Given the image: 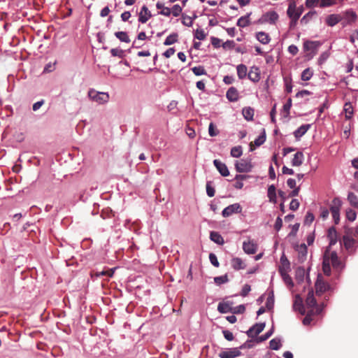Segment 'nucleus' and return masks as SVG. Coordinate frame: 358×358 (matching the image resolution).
Wrapping results in <instances>:
<instances>
[{
    "mask_svg": "<svg viewBox=\"0 0 358 358\" xmlns=\"http://www.w3.org/2000/svg\"><path fill=\"white\" fill-rule=\"evenodd\" d=\"M88 97L90 100L96 102L99 104H103L108 102L110 96L106 92H98L94 89L88 91Z\"/></svg>",
    "mask_w": 358,
    "mask_h": 358,
    "instance_id": "f257e3e1",
    "label": "nucleus"
},
{
    "mask_svg": "<svg viewBox=\"0 0 358 358\" xmlns=\"http://www.w3.org/2000/svg\"><path fill=\"white\" fill-rule=\"evenodd\" d=\"M320 45L321 43L320 41H306L303 43V50L310 52L307 56L312 58L317 54V49Z\"/></svg>",
    "mask_w": 358,
    "mask_h": 358,
    "instance_id": "f03ea898",
    "label": "nucleus"
},
{
    "mask_svg": "<svg viewBox=\"0 0 358 358\" xmlns=\"http://www.w3.org/2000/svg\"><path fill=\"white\" fill-rule=\"evenodd\" d=\"M235 168L237 172L239 173L250 172L252 168L251 159H241L240 161H237L235 164Z\"/></svg>",
    "mask_w": 358,
    "mask_h": 358,
    "instance_id": "7ed1b4c3",
    "label": "nucleus"
},
{
    "mask_svg": "<svg viewBox=\"0 0 358 358\" xmlns=\"http://www.w3.org/2000/svg\"><path fill=\"white\" fill-rule=\"evenodd\" d=\"M342 202L338 198H334L332 201V206L330 208V210L336 224H338L340 220V208L341 207Z\"/></svg>",
    "mask_w": 358,
    "mask_h": 358,
    "instance_id": "20e7f679",
    "label": "nucleus"
},
{
    "mask_svg": "<svg viewBox=\"0 0 358 358\" xmlns=\"http://www.w3.org/2000/svg\"><path fill=\"white\" fill-rule=\"evenodd\" d=\"M326 257H328L330 264H331L334 268H340L341 264V261L339 260L337 253L336 252H331L330 248H327L323 256V258Z\"/></svg>",
    "mask_w": 358,
    "mask_h": 358,
    "instance_id": "39448f33",
    "label": "nucleus"
},
{
    "mask_svg": "<svg viewBox=\"0 0 358 358\" xmlns=\"http://www.w3.org/2000/svg\"><path fill=\"white\" fill-rule=\"evenodd\" d=\"M243 346L238 348H228L224 350L221 351L219 353L220 358H236L241 355V352L240 349H241Z\"/></svg>",
    "mask_w": 358,
    "mask_h": 358,
    "instance_id": "423d86ee",
    "label": "nucleus"
},
{
    "mask_svg": "<svg viewBox=\"0 0 358 358\" xmlns=\"http://www.w3.org/2000/svg\"><path fill=\"white\" fill-rule=\"evenodd\" d=\"M278 20V13L274 11H269L266 13L259 20V22L262 24L263 23H269L274 24L276 21Z\"/></svg>",
    "mask_w": 358,
    "mask_h": 358,
    "instance_id": "0eeeda50",
    "label": "nucleus"
},
{
    "mask_svg": "<svg viewBox=\"0 0 358 358\" xmlns=\"http://www.w3.org/2000/svg\"><path fill=\"white\" fill-rule=\"evenodd\" d=\"M242 210V208L239 203H234L226 207L222 213V215L224 217H227L231 215L233 213H238Z\"/></svg>",
    "mask_w": 358,
    "mask_h": 358,
    "instance_id": "6e6552de",
    "label": "nucleus"
},
{
    "mask_svg": "<svg viewBox=\"0 0 358 358\" xmlns=\"http://www.w3.org/2000/svg\"><path fill=\"white\" fill-rule=\"evenodd\" d=\"M265 323H257L249 329L247 334L250 338H254L259 335L264 329Z\"/></svg>",
    "mask_w": 358,
    "mask_h": 358,
    "instance_id": "1a4fd4ad",
    "label": "nucleus"
},
{
    "mask_svg": "<svg viewBox=\"0 0 358 358\" xmlns=\"http://www.w3.org/2000/svg\"><path fill=\"white\" fill-rule=\"evenodd\" d=\"M322 311V308L321 306H317L315 308V310H309L307 311L306 317L303 320V324L304 325H309L312 320H313V316L315 315H319Z\"/></svg>",
    "mask_w": 358,
    "mask_h": 358,
    "instance_id": "9d476101",
    "label": "nucleus"
},
{
    "mask_svg": "<svg viewBox=\"0 0 358 358\" xmlns=\"http://www.w3.org/2000/svg\"><path fill=\"white\" fill-rule=\"evenodd\" d=\"M295 250L298 252V260L299 262H303L307 256L308 248L305 243H302L299 245H296Z\"/></svg>",
    "mask_w": 358,
    "mask_h": 358,
    "instance_id": "9b49d317",
    "label": "nucleus"
},
{
    "mask_svg": "<svg viewBox=\"0 0 358 358\" xmlns=\"http://www.w3.org/2000/svg\"><path fill=\"white\" fill-rule=\"evenodd\" d=\"M213 164H214L215 166L216 167V169H217V171L220 172V173L222 176L225 177V176H228L229 175V171L228 168L225 164L222 163L219 159H215L213 161Z\"/></svg>",
    "mask_w": 358,
    "mask_h": 358,
    "instance_id": "f8f14e48",
    "label": "nucleus"
},
{
    "mask_svg": "<svg viewBox=\"0 0 358 358\" xmlns=\"http://www.w3.org/2000/svg\"><path fill=\"white\" fill-rule=\"evenodd\" d=\"M306 305L308 308H310V310H315V308L317 306H319L317 304L316 299L314 297V294L313 291H309L306 299Z\"/></svg>",
    "mask_w": 358,
    "mask_h": 358,
    "instance_id": "ddd939ff",
    "label": "nucleus"
},
{
    "mask_svg": "<svg viewBox=\"0 0 358 358\" xmlns=\"http://www.w3.org/2000/svg\"><path fill=\"white\" fill-rule=\"evenodd\" d=\"M243 249L247 254H255L257 250V245L253 241H244L243 244Z\"/></svg>",
    "mask_w": 358,
    "mask_h": 358,
    "instance_id": "4468645a",
    "label": "nucleus"
},
{
    "mask_svg": "<svg viewBox=\"0 0 358 358\" xmlns=\"http://www.w3.org/2000/svg\"><path fill=\"white\" fill-rule=\"evenodd\" d=\"M152 17L150 11L146 6H143L138 15V21L141 23H145Z\"/></svg>",
    "mask_w": 358,
    "mask_h": 358,
    "instance_id": "2eb2a0df",
    "label": "nucleus"
},
{
    "mask_svg": "<svg viewBox=\"0 0 358 358\" xmlns=\"http://www.w3.org/2000/svg\"><path fill=\"white\" fill-rule=\"evenodd\" d=\"M266 141V132L264 129L263 133L258 138H257L254 141L250 143V151H253L255 148V146L259 147L262 145Z\"/></svg>",
    "mask_w": 358,
    "mask_h": 358,
    "instance_id": "dca6fc26",
    "label": "nucleus"
},
{
    "mask_svg": "<svg viewBox=\"0 0 358 358\" xmlns=\"http://www.w3.org/2000/svg\"><path fill=\"white\" fill-rule=\"evenodd\" d=\"M341 20H342V17H341V15H339L338 14H331V15H329L326 17L325 21L328 26L334 27V25L338 24L339 22H341Z\"/></svg>",
    "mask_w": 358,
    "mask_h": 358,
    "instance_id": "f3484780",
    "label": "nucleus"
},
{
    "mask_svg": "<svg viewBox=\"0 0 358 358\" xmlns=\"http://www.w3.org/2000/svg\"><path fill=\"white\" fill-rule=\"evenodd\" d=\"M327 237L329 240V245L328 248H330L331 245H335L337 242L338 234L335 227H332L329 229Z\"/></svg>",
    "mask_w": 358,
    "mask_h": 358,
    "instance_id": "a211bd4d",
    "label": "nucleus"
},
{
    "mask_svg": "<svg viewBox=\"0 0 358 358\" xmlns=\"http://www.w3.org/2000/svg\"><path fill=\"white\" fill-rule=\"evenodd\" d=\"M248 78L253 82H258L260 79L259 69L258 67L252 66L248 74Z\"/></svg>",
    "mask_w": 358,
    "mask_h": 358,
    "instance_id": "6ab92c4d",
    "label": "nucleus"
},
{
    "mask_svg": "<svg viewBox=\"0 0 358 358\" xmlns=\"http://www.w3.org/2000/svg\"><path fill=\"white\" fill-rule=\"evenodd\" d=\"M329 285L322 280H317L315 282V290L316 294H317L324 293L329 289Z\"/></svg>",
    "mask_w": 358,
    "mask_h": 358,
    "instance_id": "aec40b11",
    "label": "nucleus"
},
{
    "mask_svg": "<svg viewBox=\"0 0 358 358\" xmlns=\"http://www.w3.org/2000/svg\"><path fill=\"white\" fill-rule=\"evenodd\" d=\"M343 242L346 250L350 251H352L354 250V247L356 243V241L354 238H350L348 236H343Z\"/></svg>",
    "mask_w": 358,
    "mask_h": 358,
    "instance_id": "412c9836",
    "label": "nucleus"
},
{
    "mask_svg": "<svg viewBox=\"0 0 358 358\" xmlns=\"http://www.w3.org/2000/svg\"><path fill=\"white\" fill-rule=\"evenodd\" d=\"M226 96L230 101H236L239 98L238 92L234 87H231L227 90Z\"/></svg>",
    "mask_w": 358,
    "mask_h": 358,
    "instance_id": "4be33fe9",
    "label": "nucleus"
},
{
    "mask_svg": "<svg viewBox=\"0 0 358 358\" xmlns=\"http://www.w3.org/2000/svg\"><path fill=\"white\" fill-rule=\"evenodd\" d=\"M231 266L234 270L245 269L246 265L239 257H234L231 259Z\"/></svg>",
    "mask_w": 358,
    "mask_h": 358,
    "instance_id": "5701e85b",
    "label": "nucleus"
},
{
    "mask_svg": "<svg viewBox=\"0 0 358 358\" xmlns=\"http://www.w3.org/2000/svg\"><path fill=\"white\" fill-rule=\"evenodd\" d=\"M256 38L262 44H268L271 41L269 35L264 31H259L256 34Z\"/></svg>",
    "mask_w": 358,
    "mask_h": 358,
    "instance_id": "b1692460",
    "label": "nucleus"
},
{
    "mask_svg": "<svg viewBox=\"0 0 358 358\" xmlns=\"http://www.w3.org/2000/svg\"><path fill=\"white\" fill-rule=\"evenodd\" d=\"M304 157L301 152H297L292 160V165L294 166H299L302 164Z\"/></svg>",
    "mask_w": 358,
    "mask_h": 358,
    "instance_id": "393cba45",
    "label": "nucleus"
},
{
    "mask_svg": "<svg viewBox=\"0 0 358 358\" xmlns=\"http://www.w3.org/2000/svg\"><path fill=\"white\" fill-rule=\"evenodd\" d=\"M344 18L346 21V24H351L355 22L357 19V14L355 11L349 10L345 11L344 14Z\"/></svg>",
    "mask_w": 358,
    "mask_h": 358,
    "instance_id": "a878e982",
    "label": "nucleus"
},
{
    "mask_svg": "<svg viewBox=\"0 0 358 358\" xmlns=\"http://www.w3.org/2000/svg\"><path fill=\"white\" fill-rule=\"evenodd\" d=\"M293 308L295 310H298L301 315H304L306 313V310L301 298L296 297L294 301Z\"/></svg>",
    "mask_w": 358,
    "mask_h": 358,
    "instance_id": "bb28decb",
    "label": "nucleus"
},
{
    "mask_svg": "<svg viewBox=\"0 0 358 358\" xmlns=\"http://www.w3.org/2000/svg\"><path fill=\"white\" fill-rule=\"evenodd\" d=\"M296 12V4L294 0H289V6L287 14L289 18L294 19V13Z\"/></svg>",
    "mask_w": 358,
    "mask_h": 358,
    "instance_id": "cd10ccee",
    "label": "nucleus"
},
{
    "mask_svg": "<svg viewBox=\"0 0 358 358\" xmlns=\"http://www.w3.org/2000/svg\"><path fill=\"white\" fill-rule=\"evenodd\" d=\"M210 238L212 241L216 243L218 245H223L224 241L222 236L217 231H211L210 234Z\"/></svg>",
    "mask_w": 358,
    "mask_h": 358,
    "instance_id": "c85d7f7f",
    "label": "nucleus"
},
{
    "mask_svg": "<svg viewBox=\"0 0 358 358\" xmlns=\"http://www.w3.org/2000/svg\"><path fill=\"white\" fill-rule=\"evenodd\" d=\"M250 13H248L245 16L241 17L237 22V26L240 27H245L247 26H249L250 24Z\"/></svg>",
    "mask_w": 358,
    "mask_h": 358,
    "instance_id": "c756f323",
    "label": "nucleus"
},
{
    "mask_svg": "<svg viewBox=\"0 0 358 358\" xmlns=\"http://www.w3.org/2000/svg\"><path fill=\"white\" fill-rule=\"evenodd\" d=\"M310 127V124H303L299 127L294 133L296 138H299L303 136L307 132Z\"/></svg>",
    "mask_w": 358,
    "mask_h": 358,
    "instance_id": "7c9ffc66",
    "label": "nucleus"
},
{
    "mask_svg": "<svg viewBox=\"0 0 358 358\" xmlns=\"http://www.w3.org/2000/svg\"><path fill=\"white\" fill-rule=\"evenodd\" d=\"M237 75L239 79H243L247 76L248 69L245 64H239L237 66Z\"/></svg>",
    "mask_w": 358,
    "mask_h": 358,
    "instance_id": "2f4dec72",
    "label": "nucleus"
},
{
    "mask_svg": "<svg viewBox=\"0 0 358 358\" xmlns=\"http://www.w3.org/2000/svg\"><path fill=\"white\" fill-rule=\"evenodd\" d=\"M242 113H243V117L247 120H252L253 119L255 110L251 107H245L243 109Z\"/></svg>",
    "mask_w": 358,
    "mask_h": 358,
    "instance_id": "473e14b6",
    "label": "nucleus"
},
{
    "mask_svg": "<svg viewBox=\"0 0 358 358\" xmlns=\"http://www.w3.org/2000/svg\"><path fill=\"white\" fill-rule=\"evenodd\" d=\"M217 310L222 313H227L232 311V308L229 303H220L217 306Z\"/></svg>",
    "mask_w": 358,
    "mask_h": 358,
    "instance_id": "72a5a7b5",
    "label": "nucleus"
},
{
    "mask_svg": "<svg viewBox=\"0 0 358 358\" xmlns=\"http://www.w3.org/2000/svg\"><path fill=\"white\" fill-rule=\"evenodd\" d=\"M275 191V187L273 185H270L268 188V197L269 201L273 203L277 202Z\"/></svg>",
    "mask_w": 358,
    "mask_h": 358,
    "instance_id": "f704fd0d",
    "label": "nucleus"
},
{
    "mask_svg": "<svg viewBox=\"0 0 358 358\" xmlns=\"http://www.w3.org/2000/svg\"><path fill=\"white\" fill-rule=\"evenodd\" d=\"M178 35L176 33H173L170 34L166 37L164 42V45H172L178 41Z\"/></svg>",
    "mask_w": 358,
    "mask_h": 358,
    "instance_id": "c9c22d12",
    "label": "nucleus"
},
{
    "mask_svg": "<svg viewBox=\"0 0 358 358\" xmlns=\"http://www.w3.org/2000/svg\"><path fill=\"white\" fill-rule=\"evenodd\" d=\"M115 36L122 42L129 43L130 38L125 31H117L115 33Z\"/></svg>",
    "mask_w": 358,
    "mask_h": 358,
    "instance_id": "e433bc0d",
    "label": "nucleus"
},
{
    "mask_svg": "<svg viewBox=\"0 0 358 358\" xmlns=\"http://www.w3.org/2000/svg\"><path fill=\"white\" fill-rule=\"evenodd\" d=\"M322 270L325 275H329L331 274V267L328 257L323 258Z\"/></svg>",
    "mask_w": 358,
    "mask_h": 358,
    "instance_id": "4c0bfd02",
    "label": "nucleus"
},
{
    "mask_svg": "<svg viewBox=\"0 0 358 358\" xmlns=\"http://www.w3.org/2000/svg\"><path fill=\"white\" fill-rule=\"evenodd\" d=\"M292 106V99H289L287 102L284 104L282 110V115H283L284 117H288L289 114V110Z\"/></svg>",
    "mask_w": 358,
    "mask_h": 358,
    "instance_id": "58836bf2",
    "label": "nucleus"
},
{
    "mask_svg": "<svg viewBox=\"0 0 358 358\" xmlns=\"http://www.w3.org/2000/svg\"><path fill=\"white\" fill-rule=\"evenodd\" d=\"M313 75V71L310 68H307L303 71L301 78L302 80L308 81L312 78Z\"/></svg>",
    "mask_w": 358,
    "mask_h": 358,
    "instance_id": "ea45409f",
    "label": "nucleus"
},
{
    "mask_svg": "<svg viewBox=\"0 0 358 358\" xmlns=\"http://www.w3.org/2000/svg\"><path fill=\"white\" fill-rule=\"evenodd\" d=\"M348 200L352 206L358 208V197L353 192L348 194Z\"/></svg>",
    "mask_w": 358,
    "mask_h": 358,
    "instance_id": "a19ab883",
    "label": "nucleus"
},
{
    "mask_svg": "<svg viewBox=\"0 0 358 358\" xmlns=\"http://www.w3.org/2000/svg\"><path fill=\"white\" fill-rule=\"evenodd\" d=\"M291 270L290 267V262H284L280 263V265L279 266L278 271L280 274L284 273H289Z\"/></svg>",
    "mask_w": 358,
    "mask_h": 358,
    "instance_id": "79ce46f5",
    "label": "nucleus"
},
{
    "mask_svg": "<svg viewBox=\"0 0 358 358\" xmlns=\"http://www.w3.org/2000/svg\"><path fill=\"white\" fill-rule=\"evenodd\" d=\"M270 348L274 350H278L282 346L280 341L278 338H273L269 342Z\"/></svg>",
    "mask_w": 358,
    "mask_h": 358,
    "instance_id": "37998d69",
    "label": "nucleus"
},
{
    "mask_svg": "<svg viewBox=\"0 0 358 358\" xmlns=\"http://www.w3.org/2000/svg\"><path fill=\"white\" fill-rule=\"evenodd\" d=\"M242 148L241 146H235L233 147L231 150V155L233 157H239L242 155Z\"/></svg>",
    "mask_w": 358,
    "mask_h": 358,
    "instance_id": "c03bdc74",
    "label": "nucleus"
},
{
    "mask_svg": "<svg viewBox=\"0 0 358 358\" xmlns=\"http://www.w3.org/2000/svg\"><path fill=\"white\" fill-rule=\"evenodd\" d=\"M228 281H229V279H228V276L227 274L214 278V282L217 285H220L222 284L226 283Z\"/></svg>",
    "mask_w": 358,
    "mask_h": 358,
    "instance_id": "a18cd8bd",
    "label": "nucleus"
},
{
    "mask_svg": "<svg viewBox=\"0 0 358 358\" xmlns=\"http://www.w3.org/2000/svg\"><path fill=\"white\" fill-rule=\"evenodd\" d=\"M192 71L196 76L206 75L207 73L203 66H194L192 69Z\"/></svg>",
    "mask_w": 358,
    "mask_h": 358,
    "instance_id": "49530a36",
    "label": "nucleus"
},
{
    "mask_svg": "<svg viewBox=\"0 0 358 358\" xmlns=\"http://www.w3.org/2000/svg\"><path fill=\"white\" fill-rule=\"evenodd\" d=\"M280 275L282 276V280L285 284H287V285H289L291 287L294 286L292 279L290 277V275L288 274V273H281Z\"/></svg>",
    "mask_w": 358,
    "mask_h": 358,
    "instance_id": "de8ad7c7",
    "label": "nucleus"
},
{
    "mask_svg": "<svg viewBox=\"0 0 358 358\" xmlns=\"http://www.w3.org/2000/svg\"><path fill=\"white\" fill-rule=\"evenodd\" d=\"M316 14L315 11H310L306 13L301 20V23L307 24L309 20Z\"/></svg>",
    "mask_w": 358,
    "mask_h": 358,
    "instance_id": "09e8293b",
    "label": "nucleus"
},
{
    "mask_svg": "<svg viewBox=\"0 0 358 358\" xmlns=\"http://www.w3.org/2000/svg\"><path fill=\"white\" fill-rule=\"evenodd\" d=\"M115 268H114L108 269L107 271H103L101 272H96L95 273V275L97 277L102 276V275H107L108 277H113L114 272H115Z\"/></svg>",
    "mask_w": 358,
    "mask_h": 358,
    "instance_id": "8fccbe9b",
    "label": "nucleus"
},
{
    "mask_svg": "<svg viewBox=\"0 0 358 358\" xmlns=\"http://www.w3.org/2000/svg\"><path fill=\"white\" fill-rule=\"evenodd\" d=\"M208 134L212 137L216 136L219 134L218 130L216 129L215 125L213 122H210L209 124Z\"/></svg>",
    "mask_w": 358,
    "mask_h": 358,
    "instance_id": "3c124183",
    "label": "nucleus"
},
{
    "mask_svg": "<svg viewBox=\"0 0 358 358\" xmlns=\"http://www.w3.org/2000/svg\"><path fill=\"white\" fill-rule=\"evenodd\" d=\"M110 53L113 57H118L120 58H122L124 56V51L121 49L118 48H112L110 50Z\"/></svg>",
    "mask_w": 358,
    "mask_h": 358,
    "instance_id": "603ef678",
    "label": "nucleus"
},
{
    "mask_svg": "<svg viewBox=\"0 0 358 358\" xmlns=\"http://www.w3.org/2000/svg\"><path fill=\"white\" fill-rule=\"evenodd\" d=\"M194 37L199 40H204L206 37V34H205L203 29H196L194 34Z\"/></svg>",
    "mask_w": 358,
    "mask_h": 358,
    "instance_id": "864d4df0",
    "label": "nucleus"
},
{
    "mask_svg": "<svg viewBox=\"0 0 358 358\" xmlns=\"http://www.w3.org/2000/svg\"><path fill=\"white\" fill-rule=\"evenodd\" d=\"M346 217L349 221H354L357 217V214L355 210L349 209L346 211Z\"/></svg>",
    "mask_w": 358,
    "mask_h": 358,
    "instance_id": "5fc2aeb1",
    "label": "nucleus"
},
{
    "mask_svg": "<svg viewBox=\"0 0 358 358\" xmlns=\"http://www.w3.org/2000/svg\"><path fill=\"white\" fill-rule=\"evenodd\" d=\"M273 304H274V298H273V294L272 293L271 295H269L266 299V306L268 310H270V309L273 308Z\"/></svg>",
    "mask_w": 358,
    "mask_h": 358,
    "instance_id": "6e6d98bb",
    "label": "nucleus"
},
{
    "mask_svg": "<svg viewBox=\"0 0 358 358\" xmlns=\"http://www.w3.org/2000/svg\"><path fill=\"white\" fill-rule=\"evenodd\" d=\"M171 11L173 16L178 17L182 13V8L179 5L176 4L173 6Z\"/></svg>",
    "mask_w": 358,
    "mask_h": 358,
    "instance_id": "4d7b16f0",
    "label": "nucleus"
},
{
    "mask_svg": "<svg viewBox=\"0 0 358 358\" xmlns=\"http://www.w3.org/2000/svg\"><path fill=\"white\" fill-rule=\"evenodd\" d=\"M209 259L210 263L215 267H219L220 263L217 260L216 255L213 253H210Z\"/></svg>",
    "mask_w": 358,
    "mask_h": 358,
    "instance_id": "13d9d810",
    "label": "nucleus"
},
{
    "mask_svg": "<svg viewBox=\"0 0 358 358\" xmlns=\"http://www.w3.org/2000/svg\"><path fill=\"white\" fill-rule=\"evenodd\" d=\"M222 334L224 338L229 341H231L234 339L233 333L229 331V330H223Z\"/></svg>",
    "mask_w": 358,
    "mask_h": 358,
    "instance_id": "bf43d9fd",
    "label": "nucleus"
},
{
    "mask_svg": "<svg viewBox=\"0 0 358 358\" xmlns=\"http://www.w3.org/2000/svg\"><path fill=\"white\" fill-rule=\"evenodd\" d=\"M336 3V0H321L320 7H327Z\"/></svg>",
    "mask_w": 358,
    "mask_h": 358,
    "instance_id": "052dcab7",
    "label": "nucleus"
},
{
    "mask_svg": "<svg viewBox=\"0 0 358 358\" xmlns=\"http://www.w3.org/2000/svg\"><path fill=\"white\" fill-rule=\"evenodd\" d=\"M299 207V202L297 199H294L291 201L289 204V208L292 210H296Z\"/></svg>",
    "mask_w": 358,
    "mask_h": 358,
    "instance_id": "680f3d73",
    "label": "nucleus"
},
{
    "mask_svg": "<svg viewBox=\"0 0 358 358\" xmlns=\"http://www.w3.org/2000/svg\"><path fill=\"white\" fill-rule=\"evenodd\" d=\"M206 192L208 196L210 197H213L215 195V191L214 188L211 187L209 182H207L206 184Z\"/></svg>",
    "mask_w": 358,
    "mask_h": 358,
    "instance_id": "e2e57ef3",
    "label": "nucleus"
},
{
    "mask_svg": "<svg viewBox=\"0 0 358 358\" xmlns=\"http://www.w3.org/2000/svg\"><path fill=\"white\" fill-rule=\"evenodd\" d=\"M345 113H346V115H345L346 118H350L351 115L353 113V110H352V106L350 104H346L345 106Z\"/></svg>",
    "mask_w": 358,
    "mask_h": 358,
    "instance_id": "0e129e2a",
    "label": "nucleus"
},
{
    "mask_svg": "<svg viewBox=\"0 0 358 358\" xmlns=\"http://www.w3.org/2000/svg\"><path fill=\"white\" fill-rule=\"evenodd\" d=\"M234 46L235 43L234 41L228 40L222 44V47L224 49H232Z\"/></svg>",
    "mask_w": 358,
    "mask_h": 358,
    "instance_id": "69168bd1",
    "label": "nucleus"
},
{
    "mask_svg": "<svg viewBox=\"0 0 358 358\" xmlns=\"http://www.w3.org/2000/svg\"><path fill=\"white\" fill-rule=\"evenodd\" d=\"M250 290H251L250 286L248 284H245L241 290V295L242 296H246Z\"/></svg>",
    "mask_w": 358,
    "mask_h": 358,
    "instance_id": "338daca9",
    "label": "nucleus"
},
{
    "mask_svg": "<svg viewBox=\"0 0 358 358\" xmlns=\"http://www.w3.org/2000/svg\"><path fill=\"white\" fill-rule=\"evenodd\" d=\"M182 24L187 27H191L192 25V19L189 16L183 17Z\"/></svg>",
    "mask_w": 358,
    "mask_h": 358,
    "instance_id": "774afa93",
    "label": "nucleus"
}]
</instances>
